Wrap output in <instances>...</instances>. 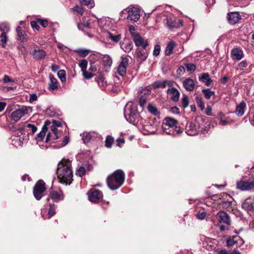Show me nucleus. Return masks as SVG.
<instances>
[{"label": "nucleus", "mask_w": 254, "mask_h": 254, "mask_svg": "<svg viewBox=\"0 0 254 254\" xmlns=\"http://www.w3.org/2000/svg\"><path fill=\"white\" fill-rule=\"evenodd\" d=\"M71 164L68 159H63L58 164L57 174L61 183L70 184L72 181Z\"/></svg>", "instance_id": "f257e3e1"}, {"label": "nucleus", "mask_w": 254, "mask_h": 254, "mask_svg": "<svg viewBox=\"0 0 254 254\" xmlns=\"http://www.w3.org/2000/svg\"><path fill=\"white\" fill-rule=\"evenodd\" d=\"M124 181L125 174L120 170L115 171L107 179L108 186L112 190L118 189L123 184Z\"/></svg>", "instance_id": "f03ea898"}, {"label": "nucleus", "mask_w": 254, "mask_h": 254, "mask_svg": "<svg viewBox=\"0 0 254 254\" xmlns=\"http://www.w3.org/2000/svg\"><path fill=\"white\" fill-rule=\"evenodd\" d=\"M162 128L165 133L173 135H176L182 131L181 128L177 126V121L170 117H166L164 119Z\"/></svg>", "instance_id": "7ed1b4c3"}, {"label": "nucleus", "mask_w": 254, "mask_h": 254, "mask_svg": "<svg viewBox=\"0 0 254 254\" xmlns=\"http://www.w3.org/2000/svg\"><path fill=\"white\" fill-rule=\"evenodd\" d=\"M122 18H127L128 20L136 22L140 17V10L135 6H129L123 9L121 13Z\"/></svg>", "instance_id": "20e7f679"}, {"label": "nucleus", "mask_w": 254, "mask_h": 254, "mask_svg": "<svg viewBox=\"0 0 254 254\" xmlns=\"http://www.w3.org/2000/svg\"><path fill=\"white\" fill-rule=\"evenodd\" d=\"M124 115L126 120L130 123L133 122L135 117L138 115L136 107L131 102L128 103L125 106Z\"/></svg>", "instance_id": "39448f33"}, {"label": "nucleus", "mask_w": 254, "mask_h": 254, "mask_svg": "<svg viewBox=\"0 0 254 254\" xmlns=\"http://www.w3.org/2000/svg\"><path fill=\"white\" fill-rule=\"evenodd\" d=\"M30 112H31L30 107L22 106L12 111L10 114V118L12 121L16 122Z\"/></svg>", "instance_id": "423d86ee"}, {"label": "nucleus", "mask_w": 254, "mask_h": 254, "mask_svg": "<svg viewBox=\"0 0 254 254\" xmlns=\"http://www.w3.org/2000/svg\"><path fill=\"white\" fill-rule=\"evenodd\" d=\"M27 135L24 132L23 129H18L15 131L11 136L12 143L15 147L22 145L23 141L26 140Z\"/></svg>", "instance_id": "0eeeda50"}, {"label": "nucleus", "mask_w": 254, "mask_h": 254, "mask_svg": "<svg viewBox=\"0 0 254 254\" xmlns=\"http://www.w3.org/2000/svg\"><path fill=\"white\" fill-rule=\"evenodd\" d=\"M10 31V27L7 23L0 24V46L5 48L8 41L7 34Z\"/></svg>", "instance_id": "6e6552de"}, {"label": "nucleus", "mask_w": 254, "mask_h": 254, "mask_svg": "<svg viewBox=\"0 0 254 254\" xmlns=\"http://www.w3.org/2000/svg\"><path fill=\"white\" fill-rule=\"evenodd\" d=\"M46 190L45 184L42 180L39 181L33 189V194L37 200H40Z\"/></svg>", "instance_id": "1a4fd4ad"}, {"label": "nucleus", "mask_w": 254, "mask_h": 254, "mask_svg": "<svg viewBox=\"0 0 254 254\" xmlns=\"http://www.w3.org/2000/svg\"><path fill=\"white\" fill-rule=\"evenodd\" d=\"M200 130V126L196 121L189 122L186 127V132L189 135H195Z\"/></svg>", "instance_id": "9d476101"}, {"label": "nucleus", "mask_w": 254, "mask_h": 254, "mask_svg": "<svg viewBox=\"0 0 254 254\" xmlns=\"http://www.w3.org/2000/svg\"><path fill=\"white\" fill-rule=\"evenodd\" d=\"M237 188L241 190H249L254 188V179L251 181H240L237 183Z\"/></svg>", "instance_id": "9b49d317"}, {"label": "nucleus", "mask_w": 254, "mask_h": 254, "mask_svg": "<svg viewBox=\"0 0 254 254\" xmlns=\"http://www.w3.org/2000/svg\"><path fill=\"white\" fill-rule=\"evenodd\" d=\"M128 64V59L126 57H122L121 62L118 67L117 72L122 76H124L126 74V68Z\"/></svg>", "instance_id": "f8f14e48"}, {"label": "nucleus", "mask_w": 254, "mask_h": 254, "mask_svg": "<svg viewBox=\"0 0 254 254\" xmlns=\"http://www.w3.org/2000/svg\"><path fill=\"white\" fill-rule=\"evenodd\" d=\"M30 53L33 56V58L37 60L43 59L46 55V53L44 50L35 48L31 49Z\"/></svg>", "instance_id": "ddd939ff"}, {"label": "nucleus", "mask_w": 254, "mask_h": 254, "mask_svg": "<svg viewBox=\"0 0 254 254\" xmlns=\"http://www.w3.org/2000/svg\"><path fill=\"white\" fill-rule=\"evenodd\" d=\"M132 36L133 41L137 47H141L145 50L148 46V43L147 41L144 40L138 34H134Z\"/></svg>", "instance_id": "4468645a"}, {"label": "nucleus", "mask_w": 254, "mask_h": 254, "mask_svg": "<svg viewBox=\"0 0 254 254\" xmlns=\"http://www.w3.org/2000/svg\"><path fill=\"white\" fill-rule=\"evenodd\" d=\"M61 126L62 124L61 122L55 120L53 121L51 129L53 131L54 134L55 136V138H59L62 136L63 132L59 128L61 127Z\"/></svg>", "instance_id": "2eb2a0df"}, {"label": "nucleus", "mask_w": 254, "mask_h": 254, "mask_svg": "<svg viewBox=\"0 0 254 254\" xmlns=\"http://www.w3.org/2000/svg\"><path fill=\"white\" fill-rule=\"evenodd\" d=\"M217 220L220 223L229 226L231 221L229 215L224 211H220L216 215Z\"/></svg>", "instance_id": "dca6fc26"}, {"label": "nucleus", "mask_w": 254, "mask_h": 254, "mask_svg": "<svg viewBox=\"0 0 254 254\" xmlns=\"http://www.w3.org/2000/svg\"><path fill=\"white\" fill-rule=\"evenodd\" d=\"M103 196L102 192L97 190H91L89 194V200L93 202H96Z\"/></svg>", "instance_id": "f3484780"}, {"label": "nucleus", "mask_w": 254, "mask_h": 254, "mask_svg": "<svg viewBox=\"0 0 254 254\" xmlns=\"http://www.w3.org/2000/svg\"><path fill=\"white\" fill-rule=\"evenodd\" d=\"M227 18L230 24H235L240 20L241 15L237 12H233L228 14Z\"/></svg>", "instance_id": "a211bd4d"}, {"label": "nucleus", "mask_w": 254, "mask_h": 254, "mask_svg": "<svg viewBox=\"0 0 254 254\" xmlns=\"http://www.w3.org/2000/svg\"><path fill=\"white\" fill-rule=\"evenodd\" d=\"M167 94L170 96V98L175 102L179 101L180 97V92L175 88L172 87L169 88L167 91Z\"/></svg>", "instance_id": "6ab92c4d"}, {"label": "nucleus", "mask_w": 254, "mask_h": 254, "mask_svg": "<svg viewBox=\"0 0 254 254\" xmlns=\"http://www.w3.org/2000/svg\"><path fill=\"white\" fill-rule=\"evenodd\" d=\"M50 82L48 83V89L50 91H54L58 88L60 86L59 83L57 79L55 78L53 75L50 74Z\"/></svg>", "instance_id": "aec40b11"}, {"label": "nucleus", "mask_w": 254, "mask_h": 254, "mask_svg": "<svg viewBox=\"0 0 254 254\" xmlns=\"http://www.w3.org/2000/svg\"><path fill=\"white\" fill-rule=\"evenodd\" d=\"M242 207L247 210H254V197L246 199L243 203Z\"/></svg>", "instance_id": "412c9836"}, {"label": "nucleus", "mask_w": 254, "mask_h": 254, "mask_svg": "<svg viewBox=\"0 0 254 254\" xmlns=\"http://www.w3.org/2000/svg\"><path fill=\"white\" fill-rule=\"evenodd\" d=\"M51 198L55 201L63 200L64 198L63 192L61 190H53L50 193Z\"/></svg>", "instance_id": "4be33fe9"}, {"label": "nucleus", "mask_w": 254, "mask_h": 254, "mask_svg": "<svg viewBox=\"0 0 254 254\" xmlns=\"http://www.w3.org/2000/svg\"><path fill=\"white\" fill-rule=\"evenodd\" d=\"M183 86L187 91H191L194 87V81L190 78H188L183 81Z\"/></svg>", "instance_id": "5701e85b"}, {"label": "nucleus", "mask_w": 254, "mask_h": 254, "mask_svg": "<svg viewBox=\"0 0 254 254\" xmlns=\"http://www.w3.org/2000/svg\"><path fill=\"white\" fill-rule=\"evenodd\" d=\"M231 55L233 60H240L243 57V51L238 48L233 49Z\"/></svg>", "instance_id": "b1692460"}, {"label": "nucleus", "mask_w": 254, "mask_h": 254, "mask_svg": "<svg viewBox=\"0 0 254 254\" xmlns=\"http://www.w3.org/2000/svg\"><path fill=\"white\" fill-rule=\"evenodd\" d=\"M199 79L201 82L205 83V85L207 86L209 85L212 82L209 74L207 73H203L201 74V76L199 77Z\"/></svg>", "instance_id": "393cba45"}, {"label": "nucleus", "mask_w": 254, "mask_h": 254, "mask_svg": "<svg viewBox=\"0 0 254 254\" xmlns=\"http://www.w3.org/2000/svg\"><path fill=\"white\" fill-rule=\"evenodd\" d=\"M246 106V103L242 102L237 106L235 113L238 116H242L244 114Z\"/></svg>", "instance_id": "a878e982"}, {"label": "nucleus", "mask_w": 254, "mask_h": 254, "mask_svg": "<svg viewBox=\"0 0 254 254\" xmlns=\"http://www.w3.org/2000/svg\"><path fill=\"white\" fill-rule=\"evenodd\" d=\"M176 46V43L174 41H171L169 42L165 50V55L167 56H169L171 55L173 53V51L174 48Z\"/></svg>", "instance_id": "bb28decb"}, {"label": "nucleus", "mask_w": 254, "mask_h": 254, "mask_svg": "<svg viewBox=\"0 0 254 254\" xmlns=\"http://www.w3.org/2000/svg\"><path fill=\"white\" fill-rule=\"evenodd\" d=\"M147 109L150 113L155 116H158L160 114L156 106L152 104H149L147 106Z\"/></svg>", "instance_id": "cd10ccee"}, {"label": "nucleus", "mask_w": 254, "mask_h": 254, "mask_svg": "<svg viewBox=\"0 0 254 254\" xmlns=\"http://www.w3.org/2000/svg\"><path fill=\"white\" fill-rule=\"evenodd\" d=\"M47 130V127L46 126H44L42 128V130L38 134L36 138L37 141H41L43 140L45 136Z\"/></svg>", "instance_id": "c85d7f7f"}, {"label": "nucleus", "mask_w": 254, "mask_h": 254, "mask_svg": "<svg viewBox=\"0 0 254 254\" xmlns=\"http://www.w3.org/2000/svg\"><path fill=\"white\" fill-rule=\"evenodd\" d=\"M121 47L125 52L129 53L132 49V45L130 42H127L121 45Z\"/></svg>", "instance_id": "c756f323"}, {"label": "nucleus", "mask_w": 254, "mask_h": 254, "mask_svg": "<svg viewBox=\"0 0 254 254\" xmlns=\"http://www.w3.org/2000/svg\"><path fill=\"white\" fill-rule=\"evenodd\" d=\"M109 38L113 42L118 43L121 39L120 34L114 35L112 33H108Z\"/></svg>", "instance_id": "7c9ffc66"}, {"label": "nucleus", "mask_w": 254, "mask_h": 254, "mask_svg": "<svg viewBox=\"0 0 254 254\" xmlns=\"http://www.w3.org/2000/svg\"><path fill=\"white\" fill-rule=\"evenodd\" d=\"M74 51L80 57L84 58L87 56L90 51L86 49H79L75 50Z\"/></svg>", "instance_id": "2f4dec72"}, {"label": "nucleus", "mask_w": 254, "mask_h": 254, "mask_svg": "<svg viewBox=\"0 0 254 254\" xmlns=\"http://www.w3.org/2000/svg\"><path fill=\"white\" fill-rule=\"evenodd\" d=\"M17 36L19 40L23 42L26 40V37L25 35L24 32L22 31L19 27L16 29Z\"/></svg>", "instance_id": "473e14b6"}, {"label": "nucleus", "mask_w": 254, "mask_h": 254, "mask_svg": "<svg viewBox=\"0 0 254 254\" xmlns=\"http://www.w3.org/2000/svg\"><path fill=\"white\" fill-rule=\"evenodd\" d=\"M79 2L89 8H93L95 4L94 0H79Z\"/></svg>", "instance_id": "72a5a7b5"}, {"label": "nucleus", "mask_w": 254, "mask_h": 254, "mask_svg": "<svg viewBox=\"0 0 254 254\" xmlns=\"http://www.w3.org/2000/svg\"><path fill=\"white\" fill-rule=\"evenodd\" d=\"M137 56L141 61L145 60L147 57L146 53L143 50L139 49H138Z\"/></svg>", "instance_id": "f704fd0d"}, {"label": "nucleus", "mask_w": 254, "mask_h": 254, "mask_svg": "<svg viewBox=\"0 0 254 254\" xmlns=\"http://www.w3.org/2000/svg\"><path fill=\"white\" fill-rule=\"evenodd\" d=\"M92 137V135L90 133L84 132L82 135V139L84 143H88Z\"/></svg>", "instance_id": "c9c22d12"}, {"label": "nucleus", "mask_w": 254, "mask_h": 254, "mask_svg": "<svg viewBox=\"0 0 254 254\" xmlns=\"http://www.w3.org/2000/svg\"><path fill=\"white\" fill-rule=\"evenodd\" d=\"M202 91L204 94V97L207 99H209L211 96L214 95L215 94L214 92L211 91L209 89H203Z\"/></svg>", "instance_id": "e433bc0d"}, {"label": "nucleus", "mask_w": 254, "mask_h": 254, "mask_svg": "<svg viewBox=\"0 0 254 254\" xmlns=\"http://www.w3.org/2000/svg\"><path fill=\"white\" fill-rule=\"evenodd\" d=\"M114 141L113 137L111 136L108 135L105 140V146L107 148H111Z\"/></svg>", "instance_id": "4c0bfd02"}, {"label": "nucleus", "mask_w": 254, "mask_h": 254, "mask_svg": "<svg viewBox=\"0 0 254 254\" xmlns=\"http://www.w3.org/2000/svg\"><path fill=\"white\" fill-rule=\"evenodd\" d=\"M147 100V95L146 93L145 92L144 93V95L141 96L139 100V104L140 107H143L144 105L146 104Z\"/></svg>", "instance_id": "58836bf2"}, {"label": "nucleus", "mask_w": 254, "mask_h": 254, "mask_svg": "<svg viewBox=\"0 0 254 254\" xmlns=\"http://www.w3.org/2000/svg\"><path fill=\"white\" fill-rule=\"evenodd\" d=\"M97 82L100 86L104 87L106 85V81L105 80V78L103 76L100 75L97 78Z\"/></svg>", "instance_id": "ea45409f"}, {"label": "nucleus", "mask_w": 254, "mask_h": 254, "mask_svg": "<svg viewBox=\"0 0 254 254\" xmlns=\"http://www.w3.org/2000/svg\"><path fill=\"white\" fill-rule=\"evenodd\" d=\"M103 64L105 66L110 67L112 64V59L108 56L104 57L103 59Z\"/></svg>", "instance_id": "a19ab883"}, {"label": "nucleus", "mask_w": 254, "mask_h": 254, "mask_svg": "<svg viewBox=\"0 0 254 254\" xmlns=\"http://www.w3.org/2000/svg\"><path fill=\"white\" fill-rule=\"evenodd\" d=\"M58 76L62 82L64 83L66 81L65 72L64 70H60L58 72Z\"/></svg>", "instance_id": "79ce46f5"}, {"label": "nucleus", "mask_w": 254, "mask_h": 254, "mask_svg": "<svg viewBox=\"0 0 254 254\" xmlns=\"http://www.w3.org/2000/svg\"><path fill=\"white\" fill-rule=\"evenodd\" d=\"M88 62L86 60H82L79 63V66L81 68V71L87 69Z\"/></svg>", "instance_id": "37998d69"}, {"label": "nucleus", "mask_w": 254, "mask_h": 254, "mask_svg": "<svg viewBox=\"0 0 254 254\" xmlns=\"http://www.w3.org/2000/svg\"><path fill=\"white\" fill-rule=\"evenodd\" d=\"M167 23L168 27L170 28L178 27V26L176 25V23L175 22L174 19H173L171 18H167Z\"/></svg>", "instance_id": "c03bdc74"}, {"label": "nucleus", "mask_w": 254, "mask_h": 254, "mask_svg": "<svg viewBox=\"0 0 254 254\" xmlns=\"http://www.w3.org/2000/svg\"><path fill=\"white\" fill-rule=\"evenodd\" d=\"M195 100L197 106L201 109V110H203L204 109L205 105L202 98L199 97H196L195 98Z\"/></svg>", "instance_id": "a18cd8bd"}, {"label": "nucleus", "mask_w": 254, "mask_h": 254, "mask_svg": "<svg viewBox=\"0 0 254 254\" xmlns=\"http://www.w3.org/2000/svg\"><path fill=\"white\" fill-rule=\"evenodd\" d=\"M73 11L75 12L77 14L82 15L83 13V10L81 6L76 5L75 7L71 9Z\"/></svg>", "instance_id": "49530a36"}, {"label": "nucleus", "mask_w": 254, "mask_h": 254, "mask_svg": "<svg viewBox=\"0 0 254 254\" xmlns=\"http://www.w3.org/2000/svg\"><path fill=\"white\" fill-rule=\"evenodd\" d=\"M155 88H163L166 87L165 80L162 81H157L154 83Z\"/></svg>", "instance_id": "de8ad7c7"}, {"label": "nucleus", "mask_w": 254, "mask_h": 254, "mask_svg": "<svg viewBox=\"0 0 254 254\" xmlns=\"http://www.w3.org/2000/svg\"><path fill=\"white\" fill-rule=\"evenodd\" d=\"M54 137H55V136L54 134L53 131L51 130V132H50L47 136L46 142H48L58 139Z\"/></svg>", "instance_id": "09e8293b"}, {"label": "nucleus", "mask_w": 254, "mask_h": 254, "mask_svg": "<svg viewBox=\"0 0 254 254\" xmlns=\"http://www.w3.org/2000/svg\"><path fill=\"white\" fill-rule=\"evenodd\" d=\"M56 207L54 204L50 205L48 212V218H50L55 213Z\"/></svg>", "instance_id": "8fccbe9b"}, {"label": "nucleus", "mask_w": 254, "mask_h": 254, "mask_svg": "<svg viewBox=\"0 0 254 254\" xmlns=\"http://www.w3.org/2000/svg\"><path fill=\"white\" fill-rule=\"evenodd\" d=\"M237 237L234 236L233 238H230L227 240V245L228 246H233L237 241Z\"/></svg>", "instance_id": "3c124183"}, {"label": "nucleus", "mask_w": 254, "mask_h": 254, "mask_svg": "<svg viewBox=\"0 0 254 254\" xmlns=\"http://www.w3.org/2000/svg\"><path fill=\"white\" fill-rule=\"evenodd\" d=\"M189 104V101L187 96L184 95L182 99V106L184 108H187Z\"/></svg>", "instance_id": "603ef678"}, {"label": "nucleus", "mask_w": 254, "mask_h": 254, "mask_svg": "<svg viewBox=\"0 0 254 254\" xmlns=\"http://www.w3.org/2000/svg\"><path fill=\"white\" fill-rule=\"evenodd\" d=\"M85 173V169L83 167H80L78 168L76 172V175L79 177H82Z\"/></svg>", "instance_id": "864d4df0"}, {"label": "nucleus", "mask_w": 254, "mask_h": 254, "mask_svg": "<svg viewBox=\"0 0 254 254\" xmlns=\"http://www.w3.org/2000/svg\"><path fill=\"white\" fill-rule=\"evenodd\" d=\"M82 72L83 76L86 79H91L94 76L93 74L87 71L86 70H85V71H82Z\"/></svg>", "instance_id": "5fc2aeb1"}, {"label": "nucleus", "mask_w": 254, "mask_h": 254, "mask_svg": "<svg viewBox=\"0 0 254 254\" xmlns=\"http://www.w3.org/2000/svg\"><path fill=\"white\" fill-rule=\"evenodd\" d=\"M25 127L29 128L31 130L32 133H35L37 131V127L35 125H34L33 124H27L25 126Z\"/></svg>", "instance_id": "6e6d98bb"}, {"label": "nucleus", "mask_w": 254, "mask_h": 254, "mask_svg": "<svg viewBox=\"0 0 254 254\" xmlns=\"http://www.w3.org/2000/svg\"><path fill=\"white\" fill-rule=\"evenodd\" d=\"M185 65L187 70L190 72L194 71L196 68L195 65L192 64H186Z\"/></svg>", "instance_id": "4d7b16f0"}, {"label": "nucleus", "mask_w": 254, "mask_h": 254, "mask_svg": "<svg viewBox=\"0 0 254 254\" xmlns=\"http://www.w3.org/2000/svg\"><path fill=\"white\" fill-rule=\"evenodd\" d=\"M37 21L39 24L42 25L43 27H46L48 25V22L46 19H38Z\"/></svg>", "instance_id": "13d9d810"}, {"label": "nucleus", "mask_w": 254, "mask_h": 254, "mask_svg": "<svg viewBox=\"0 0 254 254\" xmlns=\"http://www.w3.org/2000/svg\"><path fill=\"white\" fill-rule=\"evenodd\" d=\"M160 52V46L158 45H155L153 51V55L157 56L159 55Z\"/></svg>", "instance_id": "bf43d9fd"}, {"label": "nucleus", "mask_w": 254, "mask_h": 254, "mask_svg": "<svg viewBox=\"0 0 254 254\" xmlns=\"http://www.w3.org/2000/svg\"><path fill=\"white\" fill-rule=\"evenodd\" d=\"M38 97L36 94L32 93L30 94L29 101L30 103H32L33 102L36 101Z\"/></svg>", "instance_id": "052dcab7"}, {"label": "nucleus", "mask_w": 254, "mask_h": 254, "mask_svg": "<svg viewBox=\"0 0 254 254\" xmlns=\"http://www.w3.org/2000/svg\"><path fill=\"white\" fill-rule=\"evenodd\" d=\"M38 22L37 21V20L36 21H33L31 22V25L33 28H35L37 29V30L39 29V26Z\"/></svg>", "instance_id": "680f3d73"}, {"label": "nucleus", "mask_w": 254, "mask_h": 254, "mask_svg": "<svg viewBox=\"0 0 254 254\" xmlns=\"http://www.w3.org/2000/svg\"><path fill=\"white\" fill-rule=\"evenodd\" d=\"M89 70L92 72L96 71L97 70V65L93 63H90Z\"/></svg>", "instance_id": "e2e57ef3"}, {"label": "nucleus", "mask_w": 254, "mask_h": 254, "mask_svg": "<svg viewBox=\"0 0 254 254\" xmlns=\"http://www.w3.org/2000/svg\"><path fill=\"white\" fill-rule=\"evenodd\" d=\"M18 49L19 51L21 52V54L23 55H25L27 53L26 49L25 47L22 45H20L18 47Z\"/></svg>", "instance_id": "0e129e2a"}, {"label": "nucleus", "mask_w": 254, "mask_h": 254, "mask_svg": "<svg viewBox=\"0 0 254 254\" xmlns=\"http://www.w3.org/2000/svg\"><path fill=\"white\" fill-rule=\"evenodd\" d=\"M206 216V213L205 212H199L197 214V217L200 220H203Z\"/></svg>", "instance_id": "69168bd1"}, {"label": "nucleus", "mask_w": 254, "mask_h": 254, "mask_svg": "<svg viewBox=\"0 0 254 254\" xmlns=\"http://www.w3.org/2000/svg\"><path fill=\"white\" fill-rule=\"evenodd\" d=\"M247 65H248L247 62L246 61H242L239 64V67L241 69H242L243 68L246 67L247 66Z\"/></svg>", "instance_id": "338daca9"}, {"label": "nucleus", "mask_w": 254, "mask_h": 254, "mask_svg": "<svg viewBox=\"0 0 254 254\" xmlns=\"http://www.w3.org/2000/svg\"><path fill=\"white\" fill-rule=\"evenodd\" d=\"M217 254H230L226 250H218L216 251Z\"/></svg>", "instance_id": "774afa93"}]
</instances>
